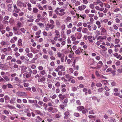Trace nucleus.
I'll return each instance as SVG.
<instances>
[{"label":"nucleus","mask_w":122,"mask_h":122,"mask_svg":"<svg viewBox=\"0 0 122 122\" xmlns=\"http://www.w3.org/2000/svg\"><path fill=\"white\" fill-rule=\"evenodd\" d=\"M65 67L62 64L58 65L57 68L55 69V71H58L60 70L62 71H65Z\"/></svg>","instance_id":"f257e3e1"},{"label":"nucleus","mask_w":122,"mask_h":122,"mask_svg":"<svg viewBox=\"0 0 122 122\" xmlns=\"http://www.w3.org/2000/svg\"><path fill=\"white\" fill-rule=\"evenodd\" d=\"M55 27V25L54 24L48 23L46 26L45 29L47 31H49L50 29L52 30Z\"/></svg>","instance_id":"f03ea898"},{"label":"nucleus","mask_w":122,"mask_h":122,"mask_svg":"<svg viewBox=\"0 0 122 122\" xmlns=\"http://www.w3.org/2000/svg\"><path fill=\"white\" fill-rule=\"evenodd\" d=\"M16 94L18 95V96H21L25 97L27 95L26 93L23 92L21 91H18L16 93Z\"/></svg>","instance_id":"7ed1b4c3"},{"label":"nucleus","mask_w":122,"mask_h":122,"mask_svg":"<svg viewBox=\"0 0 122 122\" xmlns=\"http://www.w3.org/2000/svg\"><path fill=\"white\" fill-rule=\"evenodd\" d=\"M16 4L18 6L20 7H22V6L24 7H26V4L20 0H18L17 1Z\"/></svg>","instance_id":"20e7f679"},{"label":"nucleus","mask_w":122,"mask_h":122,"mask_svg":"<svg viewBox=\"0 0 122 122\" xmlns=\"http://www.w3.org/2000/svg\"><path fill=\"white\" fill-rule=\"evenodd\" d=\"M87 7V6L84 5H82L81 6H79L78 7V9L80 11H82L85 10Z\"/></svg>","instance_id":"39448f33"},{"label":"nucleus","mask_w":122,"mask_h":122,"mask_svg":"<svg viewBox=\"0 0 122 122\" xmlns=\"http://www.w3.org/2000/svg\"><path fill=\"white\" fill-rule=\"evenodd\" d=\"M107 37L106 36H99L97 39V40H99L101 42L103 41L104 39H106Z\"/></svg>","instance_id":"423d86ee"},{"label":"nucleus","mask_w":122,"mask_h":122,"mask_svg":"<svg viewBox=\"0 0 122 122\" xmlns=\"http://www.w3.org/2000/svg\"><path fill=\"white\" fill-rule=\"evenodd\" d=\"M13 6L14 8V11L15 13H18L19 12L20 10L17 8L15 4H13Z\"/></svg>","instance_id":"0eeeda50"},{"label":"nucleus","mask_w":122,"mask_h":122,"mask_svg":"<svg viewBox=\"0 0 122 122\" xmlns=\"http://www.w3.org/2000/svg\"><path fill=\"white\" fill-rule=\"evenodd\" d=\"M64 114L65 115L64 117V119L65 120L67 119L70 116V113L68 111L65 112Z\"/></svg>","instance_id":"6e6552de"},{"label":"nucleus","mask_w":122,"mask_h":122,"mask_svg":"<svg viewBox=\"0 0 122 122\" xmlns=\"http://www.w3.org/2000/svg\"><path fill=\"white\" fill-rule=\"evenodd\" d=\"M121 45L120 44H117L115 45L114 46V47L115 48L114 49V51L115 52H117L119 50L118 47H120Z\"/></svg>","instance_id":"1a4fd4ad"},{"label":"nucleus","mask_w":122,"mask_h":122,"mask_svg":"<svg viewBox=\"0 0 122 122\" xmlns=\"http://www.w3.org/2000/svg\"><path fill=\"white\" fill-rule=\"evenodd\" d=\"M8 10L10 12H11L12 10L13 6L12 4H9L7 5Z\"/></svg>","instance_id":"9d476101"},{"label":"nucleus","mask_w":122,"mask_h":122,"mask_svg":"<svg viewBox=\"0 0 122 122\" xmlns=\"http://www.w3.org/2000/svg\"><path fill=\"white\" fill-rule=\"evenodd\" d=\"M75 34L76 35V37L78 39H80L82 36V34L81 33H76Z\"/></svg>","instance_id":"9b49d317"},{"label":"nucleus","mask_w":122,"mask_h":122,"mask_svg":"<svg viewBox=\"0 0 122 122\" xmlns=\"http://www.w3.org/2000/svg\"><path fill=\"white\" fill-rule=\"evenodd\" d=\"M66 86L65 84H63L61 85V91L63 92H65L66 91V89L65 88Z\"/></svg>","instance_id":"f8f14e48"},{"label":"nucleus","mask_w":122,"mask_h":122,"mask_svg":"<svg viewBox=\"0 0 122 122\" xmlns=\"http://www.w3.org/2000/svg\"><path fill=\"white\" fill-rule=\"evenodd\" d=\"M16 100V98L15 97H13L12 99H11L10 103L11 104H14L16 103L15 101Z\"/></svg>","instance_id":"ddd939ff"},{"label":"nucleus","mask_w":122,"mask_h":122,"mask_svg":"<svg viewBox=\"0 0 122 122\" xmlns=\"http://www.w3.org/2000/svg\"><path fill=\"white\" fill-rule=\"evenodd\" d=\"M40 74L42 76H45L46 75V70H44L40 71Z\"/></svg>","instance_id":"4468645a"},{"label":"nucleus","mask_w":122,"mask_h":122,"mask_svg":"<svg viewBox=\"0 0 122 122\" xmlns=\"http://www.w3.org/2000/svg\"><path fill=\"white\" fill-rule=\"evenodd\" d=\"M57 55L58 57L60 58L65 56L64 54L61 53L60 52H58L57 53Z\"/></svg>","instance_id":"2eb2a0df"},{"label":"nucleus","mask_w":122,"mask_h":122,"mask_svg":"<svg viewBox=\"0 0 122 122\" xmlns=\"http://www.w3.org/2000/svg\"><path fill=\"white\" fill-rule=\"evenodd\" d=\"M21 71L23 72L26 71V70L27 69V68L25 66H22L21 67Z\"/></svg>","instance_id":"dca6fc26"},{"label":"nucleus","mask_w":122,"mask_h":122,"mask_svg":"<svg viewBox=\"0 0 122 122\" xmlns=\"http://www.w3.org/2000/svg\"><path fill=\"white\" fill-rule=\"evenodd\" d=\"M35 119L36 122H40L42 120V119L39 116H37L36 117Z\"/></svg>","instance_id":"f3484780"},{"label":"nucleus","mask_w":122,"mask_h":122,"mask_svg":"<svg viewBox=\"0 0 122 122\" xmlns=\"http://www.w3.org/2000/svg\"><path fill=\"white\" fill-rule=\"evenodd\" d=\"M84 107L83 106H81L78 107H77V110L79 111H81L82 110L84 109Z\"/></svg>","instance_id":"a211bd4d"},{"label":"nucleus","mask_w":122,"mask_h":122,"mask_svg":"<svg viewBox=\"0 0 122 122\" xmlns=\"http://www.w3.org/2000/svg\"><path fill=\"white\" fill-rule=\"evenodd\" d=\"M68 99L67 98L65 99L62 102V103H63L65 106L67 105V103L68 102Z\"/></svg>","instance_id":"6ab92c4d"},{"label":"nucleus","mask_w":122,"mask_h":122,"mask_svg":"<svg viewBox=\"0 0 122 122\" xmlns=\"http://www.w3.org/2000/svg\"><path fill=\"white\" fill-rule=\"evenodd\" d=\"M46 80V78L44 77H42L38 79V81L39 82H42Z\"/></svg>","instance_id":"aec40b11"},{"label":"nucleus","mask_w":122,"mask_h":122,"mask_svg":"<svg viewBox=\"0 0 122 122\" xmlns=\"http://www.w3.org/2000/svg\"><path fill=\"white\" fill-rule=\"evenodd\" d=\"M65 95H63L61 94H60L58 95V96L59 98L61 100H63L65 97H64Z\"/></svg>","instance_id":"412c9836"},{"label":"nucleus","mask_w":122,"mask_h":122,"mask_svg":"<svg viewBox=\"0 0 122 122\" xmlns=\"http://www.w3.org/2000/svg\"><path fill=\"white\" fill-rule=\"evenodd\" d=\"M0 44L1 46H4L5 45L7 46L8 45L7 44V42H5L4 41H1L0 43Z\"/></svg>","instance_id":"4be33fe9"},{"label":"nucleus","mask_w":122,"mask_h":122,"mask_svg":"<svg viewBox=\"0 0 122 122\" xmlns=\"http://www.w3.org/2000/svg\"><path fill=\"white\" fill-rule=\"evenodd\" d=\"M96 24L97 25L98 28L99 29L101 27V23L99 21H97L96 22Z\"/></svg>","instance_id":"5701e85b"},{"label":"nucleus","mask_w":122,"mask_h":122,"mask_svg":"<svg viewBox=\"0 0 122 122\" xmlns=\"http://www.w3.org/2000/svg\"><path fill=\"white\" fill-rule=\"evenodd\" d=\"M22 40L21 39H19L18 41V45L19 46H21L22 45Z\"/></svg>","instance_id":"b1692460"},{"label":"nucleus","mask_w":122,"mask_h":122,"mask_svg":"<svg viewBox=\"0 0 122 122\" xmlns=\"http://www.w3.org/2000/svg\"><path fill=\"white\" fill-rule=\"evenodd\" d=\"M35 113L37 114H38L42 116L43 114L40 111L38 110H36L35 111Z\"/></svg>","instance_id":"393cba45"},{"label":"nucleus","mask_w":122,"mask_h":122,"mask_svg":"<svg viewBox=\"0 0 122 122\" xmlns=\"http://www.w3.org/2000/svg\"><path fill=\"white\" fill-rule=\"evenodd\" d=\"M100 29L101 30V32L103 33H107V31L106 29L103 27H102Z\"/></svg>","instance_id":"a878e982"},{"label":"nucleus","mask_w":122,"mask_h":122,"mask_svg":"<svg viewBox=\"0 0 122 122\" xmlns=\"http://www.w3.org/2000/svg\"><path fill=\"white\" fill-rule=\"evenodd\" d=\"M82 32L83 33H87L88 32V29L86 28H83L82 29Z\"/></svg>","instance_id":"bb28decb"},{"label":"nucleus","mask_w":122,"mask_h":122,"mask_svg":"<svg viewBox=\"0 0 122 122\" xmlns=\"http://www.w3.org/2000/svg\"><path fill=\"white\" fill-rule=\"evenodd\" d=\"M39 11L36 8H34L33 9V12L34 13H37Z\"/></svg>","instance_id":"cd10ccee"},{"label":"nucleus","mask_w":122,"mask_h":122,"mask_svg":"<svg viewBox=\"0 0 122 122\" xmlns=\"http://www.w3.org/2000/svg\"><path fill=\"white\" fill-rule=\"evenodd\" d=\"M73 116L74 117H80V114L78 112H74L73 114Z\"/></svg>","instance_id":"c85d7f7f"},{"label":"nucleus","mask_w":122,"mask_h":122,"mask_svg":"<svg viewBox=\"0 0 122 122\" xmlns=\"http://www.w3.org/2000/svg\"><path fill=\"white\" fill-rule=\"evenodd\" d=\"M37 25L39 26L40 28H42L44 26V24L40 22L38 23Z\"/></svg>","instance_id":"c756f323"},{"label":"nucleus","mask_w":122,"mask_h":122,"mask_svg":"<svg viewBox=\"0 0 122 122\" xmlns=\"http://www.w3.org/2000/svg\"><path fill=\"white\" fill-rule=\"evenodd\" d=\"M89 20L90 22H89L87 24L90 25L91 24H92L93 23V22L94 21V19L92 17H90V18Z\"/></svg>","instance_id":"7c9ffc66"},{"label":"nucleus","mask_w":122,"mask_h":122,"mask_svg":"<svg viewBox=\"0 0 122 122\" xmlns=\"http://www.w3.org/2000/svg\"><path fill=\"white\" fill-rule=\"evenodd\" d=\"M1 120L3 121L7 118V117L3 115H2L1 117Z\"/></svg>","instance_id":"2f4dec72"},{"label":"nucleus","mask_w":122,"mask_h":122,"mask_svg":"<svg viewBox=\"0 0 122 122\" xmlns=\"http://www.w3.org/2000/svg\"><path fill=\"white\" fill-rule=\"evenodd\" d=\"M38 29L36 25H34L33 26L32 29L33 30L36 31H37Z\"/></svg>","instance_id":"473e14b6"},{"label":"nucleus","mask_w":122,"mask_h":122,"mask_svg":"<svg viewBox=\"0 0 122 122\" xmlns=\"http://www.w3.org/2000/svg\"><path fill=\"white\" fill-rule=\"evenodd\" d=\"M27 55L29 58H32L33 55V54L31 53H27Z\"/></svg>","instance_id":"72a5a7b5"},{"label":"nucleus","mask_w":122,"mask_h":122,"mask_svg":"<svg viewBox=\"0 0 122 122\" xmlns=\"http://www.w3.org/2000/svg\"><path fill=\"white\" fill-rule=\"evenodd\" d=\"M120 41V39L117 38H115L114 40V42L116 44H117Z\"/></svg>","instance_id":"f704fd0d"},{"label":"nucleus","mask_w":122,"mask_h":122,"mask_svg":"<svg viewBox=\"0 0 122 122\" xmlns=\"http://www.w3.org/2000/svg\"><path fill=\"white\" fill-rule=\"evenodd\" d=\"M22 24L20 22H18L16 24V25L18 28H20L22 26Z\"/></svg>","instance_id":"c9c22d12"},{"label":"nucleus","mask_w":122,"mask_h":122,"mask_svg":"<svg viewBox=\"0 0 122 122\" xmlns=\"http://www.w3.org/2000/svg\"><path fill=\"white\" fill-rule=\"evenodd\" d=\"M81 3L80 2L78 1H77L75 2V6H77L80 5Z\"/></svg>","instance_id":"e433bc0d"},{"label":"nucleus","mask_w":122,"mask_h":122,"mask_svg":"<svg viewBox=\"0 0 122 122\" xmlns=\"http://www.w3.org/2000/svg\"><path fill=\"white\" fill-rule=\"evenodd\" d=\"M43 57L44 59H46L47 61L49 57L48 55H44L43 56Z\"/></svg>","instance_id":"4c0bfd02"},{"label":"nucleus","mask_w":122,"mask_h":122,"mask_svg":"<svg viewBox=\"0 0 122 122\" xmlns=\"http://www.w3.org/2000/svg\"><path fill=\"white\" fill-rule=\"evenodd\" d=\"M3 77L5 79L6 81H8L10 80V79L6 76H4Z\"/></svg>","instance_id":"58836bf2"},{"label":"nucleus","mask_w":122,"mask_h":122,"mask_svg":"<svg viewBox=\"0 0 122 122\" xmlns=\"http://www.w3.org/2000/svg\"><path fill=\"white\" fill-rule=\"evenodd\" d=\"M43 106L45 109V110H46L48 107L47 104L45 103H44L43 104Z\"/></svg>","instance_id":"ea45409f"},{"label":"nucleus","mask_w":122,"mask_h":122,"mask_svg":"<svg viewBox=\"0 0 122 122\" xmlns=\"http://www.w3.org/2000/svg\"><path fill=\"white\" fill-rule=\"evenodd\" d=\"M10 22V21H6L4 20H3L2 21L3 23L5 25H7L9 22Z\"/></svg>","instance_id":"a19ab883"},{"label":"nucleus","mask_w":122,"mask_h":122,"mask_svg":"<svg viewBox=\"0 0 122 122\" xmlns=\"http://www.w3.org/2000/svg\"><path fill=\"white\" fill-rule=\"evenodd\" d=\"M50 42H51L52 45H54L56 44V42L53 39L51 40Z\"/></svg>","instance_id":"79ce46f5"},{"label":"nucleus","mask_w":122,"mask_h":122,"mask_svg":"<svg viewBox=\"0 0 122 122\" xmlns=\"http://www.w3.org/2000/svg\"><path fill=\"white\" fill-rule=\"evenodd\" d=\"M55 86H56L57 87H59L60 86L61 84H60V83L57 82L55 84Z\"/></svg>","instance_id":"37998d69"},{"label":"nucleus","mask_w":122,"mask_h":122,"mask_svg":"<svg viewBox=\"0 0 122 122\" xmlns=\"http://www.w3.org/2000/svg\"><path fill=\"white\" fill-rule=\"evenodd\" d=\"M37 6L38 9L40 10H44V9L41 6L40 4L38 5Z\"/></svg>","instance_id":"c03bdc74"},{"label":"nucleus","mask_w":122,"mask_h":122,"mask_svg":"<svg viewBox=\"0 0 122 122\" xmlns=\"http://www.w3.org/2000/svg\"><path fill=\"white\" fill-rule=\"evenodd\" d=\"M7 86L8 88H12L13 87V86L10 83L7 84Z\"/></svg>","instance_id":"a18cd8bd"},{"label":"nucleus","mask_w":122,"mask_h":122,"mask_svg":"<svg viewBox=\"0 0 122 122\" xmlns=\"http://www.w3.org/2000/svg\"><path fill=\"white\" fill-rule=\"evenodd\" d=\"M47 86L50 89H51L53 86L52 85L51 83H48Z\"/></svg>","instance_id":"49530a36"},{"label":"nucleus","mask_w":122,"mask_h":122,"mask_svg":"<svg viewBox=\"0 0 122 122\" xmlns=\"http://www.w3.org/2000/svg\"><path fill=\"white\" fill-rule=\"evenodd\" d=\"M41 30H39L37 31L36 33V35H40L41 33Z\"/></svg>","instance_id":"de8ad7c7"},{"label":"nucleus","mask_w":122,"mask_h":122,"mask_svg":"<svg viewBox=\"0 0 122 122\" xmlns=\"http://www.w3.org/2000/svg\"><path fill=\"white\" fill-rule=\"evenodd\" d=\"M81 52L84 55H86V56L88 55L87 54H86V52L83 49H82L81 51Z\"/></svg>","instance_id":"09e8293b"},{"label":"nucleus","mask_w":122,"mask_h":122,"mask_svg":"<svg viewBox=\"0 0 122 122\" xmlns=\"http://www.w3.org/2000/svg\"><path fill=\"white\" fill-rule=\"evenodd\" d=\"M76 103L79 106H80L81 104V103L79 100H77L76 101Z\"/></svg>","instance_id":"8fccbe9b"},{"label":"nucleus","mask_w":122,"mask_h":122,"mask_svg":"<svg viewBox=\"0 0 122 122\" xmlns=\"http://www.w3.org/2000/svg\"><path fill=\"white\" fill-rule=\"evenodd\" d=\"M9 19V17L8 16H5L4 17L3 20L7 21Z\"/></svg>","instance_id":"3c124183"},{"label":"nucleus","mask_w":122,"mask_h":122,"mask_svg":"<svg viewBox=\"0 0 122 122\" xmlns=\"http://www.w3.org/2000/svg\"><path fill=\"white\" fill-rule=\"evenodd\" d=\"M7 107L9 109H15V108L13 106L11 105H8L7 106Z\"/></svg>","instance_id":"603ef678"},{"label":"nucleus","mask_w":122,"mask_h":122,"mask_svg":"<svg viewBox=\"0 0 122 122\" xmlns=\"http://www.w3.org/2000/svg\"><path fill=\"white\" fill-rule=\"evenodd\" d=\"M116 71H115V70H113L112 71H111V73H112V74L113 76H114L116 75Z\"/></svg>","instance_id":"864d4df0"},{"label":"nucleus","mask_w":122,"mask_h":122,"mask_svg":"<svg viewBox=\"0 0 122 122\" xmlns=\"http://www.w3.org/2000/svg\"><path fill=\"white\" fill-rule=\"evenodd\" d=\"M38 69L39 71H41L43 70V67L41 66H39L38 67Z\"/></svg>","instance_id":"5fc2aeb1"},{"label":"nucleus","mask_w":122,"mask_h":122,"mask_svg":"<svg viewBox=\"0 0 122 122\" xmlns=\"http://www.w3.org/2000/svg\"><path fill=\"white\" fill-rule=\"evenodd\" d=\"M121 62L119 61H117L115 63V64L117 66H119L120 65Z\"/></svg>","instance_id":"6e6d98bb"},{"label":"nucleus","mask_w":122,"mask_h":122,"mask_svg":"<svg viewBox=\"0 0 122 122\" xmlns=\"http://www.w3.org/2000/svg\"><path fill=\"white\" fill-rule=\"evenodd\" d=\"M48 53L51 56H52L53 54V51L51 50L49 51H48Z\"/></svg>","instance_id":"4d7b16f0"},{"label":"nucleus","mask_w":122,"mask_h":122,"mask_svg":"<svg viewBox=\"0 0 122 122\" xmlns=\"http://www.w3.org/2000/svg\"><path fill=\"white\" fill-rule=\"evenodd\" d=\"M89 7L90 8L93 9L95 8L94 5L93 4H91L89 5Z\"/></svg>","instance_id":"13d9d810"},{"label":"nucleus","mask_w":122,"mask_h":122,"mask_svg":"<svg viewBox=\"0 0 122 122\" xmlns=\"http://www.w3.org/2000/svg\"><path fill=\"white\" fill-rule=\"evenodd\" d=\"M80 17L82 18V19H85L86 17V15L85 14H84L82 15H80Z\"/></svg>","instance_id":"bf43d9fd"},{"label":"nucleus","mask_w":122,"mask_h":122,"mask_svg":"<svg viewBox=\"0 0 122 122\" xmlns=\"http://www.w3.org/2000/svg\"><path fill=\"white\" fill-rule=\"evenodd\" d=\"M113 27L114 28V29L116 30H117L118 28V27L115 24L113 25Z\"/></svg>","instance_id":"052dcab7"},{"label":"nucleus","mask_w":122,"mask_h":122,"mask_svg":"<svg viewBox=\"0 0 122 122\" xmlns=\"http://www.w3.org/2000/svg\"><path fill=\"white\" fill-rule=\"evenodd\" d=\"M37 71L36 70H34L33 71L32 73H33L34 75H35L37 73Z\"/></svg>","instance_id":"680f3d73"},{"label":"nucleus","mask_w":122,"mask_h":122,"mask_svg":"<svg viewBox=\"0 0 122 122\" xmlns=\"http://www.w3.org/2000/svg\"><path fill=\"white\" fill-rule=\"evenodd\" d=\"M71 30H68L66 31V33L67 35H69L71 33Z\"/></svg>","instance_id":"e2e57ef3"},{"label":"nucleus","mask_w":122,"mask_h":122,"mask_svg":"<svg viewBox=\"0 0 122 122\" xmlns=\"http://www.w3.org/2000/svg\"><path fill=\"white\" fill-rule=\"evenodd\" d=\"M98 14H99V16L100 17H103L104 15V14L102 13H100V12H98Z\"/></svg>","instance_id":"0e129e2a"},{"label":"nucleus","mask_w":122,"mask_h":122,"mask_svg":"<svg viewBox=\"0 0 122 122\" xmlns=\"http://www.w3.org/2000/svg\"><path fill=\"white\" fill-rule=\"evenodd\" d=\"M79 43V41H75L72 42V44L74 45H77Z\"/></svg>","instance_id":"69168bd1"},{"label":"nucleus","mask_w":122,"mask_h":122,"mask_svg":"<svg viewBox=\"0 0 122 122\" xmlns=\"http://www.w3.org/2000/svg\"><path fill=\"white\" fill-rule=\"evenodd\" d=\"M20 30L22 32L24 33L26 31L25 30L24 28H21Z\"/></svg>","instance_id":"338daca9"},{"label":"nucleus","mask_w":122,"mask_h":122,"mask_svg":"<svg viewBox=\"0 0 122 122\" xmlns=\"http://www.w3.org/2000/svg\"><path fill=\"white\" fill-rule=\"evenodd\" d=\"M51 49L54 52H56L57 51V49L55 47L52 46L51 47Z\"/></svg>","instance_id":"774afa93"}]
</instances>
